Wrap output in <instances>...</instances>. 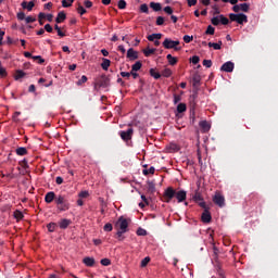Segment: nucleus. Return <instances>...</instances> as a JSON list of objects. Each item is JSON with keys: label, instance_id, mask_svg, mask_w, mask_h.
<instances>
[{"label": "nucleus", "instance_id": "nucleus-1", "mask_svg": "<svg viewBox=\"0 0 278 278\" xmlns=\"http://www.w3.org/2000/svg\"><path fill=\"white\" fill-rule=\"evenodd\" d=\"M188 197V193L186 192V190H175V188L173 187H167L164 190L163 197H162V201L163 203H170V201H173V199L177 200V203H184V201H186Z\"/></svg>", "mask_w": 278, "mask_h": 278}, {"label": "nucleus", "instance_id": "nucleus-2", "mask_svg": "<svg viewBox=\"0 0 278 278\" xmlns=\"http://www.w3.org/2000/svg\"><path fill=\"white\" fill-rule=\"evenodd\" d=\"M55 203L60 212H66L67 210L71 208V203L68 202V199H66V195L60 194L59 197H56Z\"/></svg>", "mask_w": 278, "mask_h": 278}, {"label": "nucleus", "instance_id": "nucleus-3", "mask_svg": "<svg viewBox=\"0 0 278 278\" xmlns=\"http://www.w3.org/2000/svg\"><path fill=\"white\" fill-rule=\"evenodd\" d=\"M229 18L232 23H238L239 25H244V23H249V17L244 13H230Z\"/></svg>", "mask_w": 278, "mask_h": 278}, {"label": "nucleus", "instance_id": "nucleus-4", "mask_svg": "<svg viewBox=\"0 0 278 278\" xmlns=\"http://www.w3.org/2000/svg\"><path fill=\"white\" fill-rule=\"evenodd\" d=\"M164 49H174V51H181V47H179V40H173L170 38H165L163 41Z\"/></svg>", "mask_w": 278, "mask_h": 278}, {"label": "nucleus", "instance_id": "nucleus-5", "mask_svg": "<svg viewBox=\"0 0 278 278\" xmlns=\"http://www.w3.org/2000/svg\"><path fill=\"white\" fill-rule=\"evenodd\" d=\"M115 228L119 231H129V220L123 216H121L115 223Z\"/></svg>", "mask_w": 278, "mask_h": 278}, {"label": "nucleus", "instance_id": "nucleus-6", "mask_svg": "<svg viewBox=\"0 0 278 278\" xmlns=\"http://www.w3.org/2000/svg\"><path fill=\"white\" fill-rule=\"evenodd\" d=\"M119 136L124 142H129L134 137V128H128L127 130H121Z\"/></svg>", "mask_w": 278, "mask_h": 278}, {"label": "nucleus", "instance_id": "nucleus-7", "mask_svg": "<svg viewBox=\"0 0 278 278\" xmlns=\"http://www.w3.org/2000/svg\"><path fill=\"white\" fill-rule=\"evenodd\" d=\"M110 86V78H108L105 75L101 76L96 81V88H108Z\"/></svg>", "mask_w": 278, "mask_h": 278}, {"label": "nucleus", "instance_id": "nucleus-8", "mask_svg": "<svg viewBox=\"0 0 278 278\" xmlns=\"http://www.w3.org/2000/svg\"><path fill=\"white\" fill-rule=\"evenodd\" d=\"M213 203H215V205H218V207H225V197H223V194H220L219 192H216L213 197Z\"/></svg>", "mask_w": 278, "mask_h": 278}, {"label": "nucleus", "instance_id": "nucleus-9", "mask_svg": "<svg viewBox=\"0 0 278 278\" xmlns=\"http://www.w3.org/2000/svg\"><path fill=\"white\" fill-rule=\"evenodd\" d=\"M17 20L18 21H24L25 25H29V23L36 22V17L34 16H25L24 12H18L17 13Z\"/></svg>", "mask_w": 278, "mask_h": 278}, {"label": "nucleus", "instance_id": "nucleus-10", "mask_svg": "<svg viewBox=\"0 0 278 278\" xmlns=\"http://www.w3.org/2000/svg\"><path fill=\"white\" fill-rule=\"evenodd\" d=\"M233 68H236L233 62L228 61L222 65L220 71H223L224 73H233Z\"/></svg>", "mask_w": 278, "mask_h": 278}, {"label": "nucleus", "instance_id": "nucleus-11", "mask_svg": "<svg viewBox=\"0 0 278 278\" xmlns=\"http://www.w3.org/2000/svg\"><path fill=\"white\" fill-rule=\"evenodd\" d=\"M126 58L130 61L134 62V60H138V51L134 50V48H130L127 50Z\"/></svg>", "mask_w": 278, "mask_h": 278}, {"label": "nucleus", "instance_id": "nucleus-12", "mask_svg": "<svg viewBox=\"0 0 278 278\" xmlns=\"http://www.w3.org/2000/svg\"><path fill=\"white\" fill-rule=\"evenodd\" d=\"M201 220L202 223H212V214L210 213V210H204Z\"/></svg>", "mask_w": 278, "mask_h": 278}, {"label": "nucleus", "instance_id": "nucleus-13", "mask_svg": "<svg viewBox=\"0 0 278 278\" xmlns=\"http://www.w3.org/2000/svg\"><path fill=\"white\" fill-rule=\"evenodd\" d=\"M35 5H36V2H34V1H29V2L23 1L22 2L23 10H27L28 12H31L34 10Z\"/></svg>", "mask_w": 278, "mask_h": 278}, {"label": "nucleus", "instance_id": "nucleus-14", "mask_svg": "<svg viewBox=\"0 0 278 278\" xmlns=\"http://www.w3.org/2000/svg\"><path fill=\"white\" fill-rule=\"evenodd\" d=\"M168 153H177L180 150L179 144L172 142L166 147Z\"/></svg>", "mask_w": 278, "mask_h": 278}, {"label": "nucleus", "instance_id": "nucleus-15", "mask_svg": "<svg viewBox=\"0 0 278 278\" xmlns=\"http://www.w3.org/2000/svg\"><path fill=\"white\" fill-rule=\"evenodd\" d=\"M83 264H85V266H88L89 268H92V266H94V257H90L87 256L83 260Z\"/></svg>", "mask_w": 278, "mask_h": 278}, {"label": "nucleus", "instance_id": "nucleus-16", "mask_svg": "<svg viewBox=\"0 0 278 278\" xmlns=\"http://www.w3.org/2000/svg\"><path fill=\"white\" fill-rule=\"evenodd\" d=\"M199 126L201 127V129H202V131L204 132V134H206V131H208L210 129H211V125H210V123H207V121H202V122H200V124H199Z\"/></svg>", "mask_w": 278, "mask_h": 278}, {"label": "nucleus", "instance_id": "nucleus-17", "mask_svg": "<svg viewBox=\"0 0 278 278\" xmlns=\"http://www.w3.org/2000/svg\"><path fill=\"white\" fill-rule=\"evenodd\" d=\"M65 21H66V13H64V11L59 12L55 18V23L60 24V23H64Z\"/></svg>", "mask_w": 278, "mask_h": 278}, {"label": "nucleus", "instance_id": "nucleus-18", "mask_svg": "<svg viewBox=\"0 0 278 278\" xmlns=\"http://www.w3.org/2000/svg\"><path fill=\"white\" fill-rule=\"evenodd\" d=\"M54 199H55V192L53 191L48 192L45 197L46 203H53Z\"/></svg>", "mask_w": 278, "mask_h": 278}, {"label": "nucleus", "instance_id": "nucleus-19", "mask_svg": "<svg viewBox=\"0 0 278 278\" xmlns=\"http://www.w3.org/2000/svg\"><path fill=\"white\" fill-rule=\"evenodd\" d=\"M112 64V61H110V59H102V63H101V68L103 71H108V68H110V65Z\"/></svg>", "mask_w": 278, "mask_h": 278}, {"label": "nucleus", "instance_id": "nucleus-20", "mask_svg": "<svg viewBox=\"0 0 278 278\" xmlns=\"http://www.w3.org/2000/svg\"><path fill=\"white\" fill-rule=\"evenodd\" d=\"M167 62L170 66H175V64H177V62H179V60L175 56H173L172 54H167Z\"/></svg>", "mask_w": 278, "mask_h": 278}, {"label": "nucleus", "instance_id": "nucleus-21", "mask_svg": "<svg viewBox=\"0 0 278 278\" xmlns=\"http://www.w3.org/2000/svg\"><path fill=\"white\" fill-rule=\"evenodd\" d=\"M148 40L150 41V42H153V41H155V40H162V34H152V35H149L148 36Z\"/></svg>", "mask_w": 278, "mask_h": 278}, {"label": "nucleus", "instance_id": "nucleus-22", "mask_svg": "<svg viewBox=\"0 0 278 278\" xmlns=\"http://www.w3.org/2000/svg\"><path fill=\"white\" fill-rule=\"evenodd\" d=\"M150 8L154 11V12H160L162 11V4L159 2H151L150 3Z\"/></svg>", "mask_w": 278, "mask_h": 278}, {"label": "nucleus", "instance_id": "nucleus-23", "mask_svg": "<svg viewBox=\"0 0 278 278\" xmlns=\"http://www.w3.org/2000/svg\"><path fill=\"white\" fill-rule=\"evenodd\" d=\"M194 203H199L200 201H203V195L197 190L192 197Z\"/></svg>", "mask_w": 278, "mask_h": 278}, {"label": "nucleus", "instance_id": "nucleus-24", "mask_svg": "<svg viewBox=\"0 0 278 278\" xmlns=\"http://www.w3.org/2000/svg\"><path fill=\"white\" fill-rule=\"evenodd\" d=\"M210 48L215 49V51H220V47H223V41H218V43L208 42Z\"/></svg>", "mask_w": 278, "mask_h": 278}, {"label": "nucleus", "instance_id": "nucleus-25", "mask_svg": "<svg viewBox=\"0 0 278 278\" xmlns=\"http://www.w3.org/2000/svg\"><path fill=\"white\" fill-rule=\"evenodd\" d=\"M148 192L150 194H155V182L148 181Z\"/></svg>", "mask_w": 278, "mask_h": 278}, {"label": "nucleus", "instance_id": "nucleus-26", "mask_svg": "<svg viewBox=\"0 0 278 278\" xmlns=\"http://www.w3.org/2000/svg\"><path fill=\"white\" fill-rule=\"evenodd\" d=\"M192 84L194 87L199 86L201 84V75L194 74L192 77Z\"/></svg>", "mask_w": 278, "mask_h": 278}, {"label": "nucleus", "instance_id": "nucleus-27", "mask_svg": "<svg viewBox=\"0 0 278 278\" xmlns=\"http://www.w3.org/2000/svg\"><path fill=\"white\" fill-rule=\"evenodd\" d=\"M25 77V72L17 70L14 74V79L18 81V79H23Z\"/></svg>", "mask_w": 278, "mask_h": 278}, {"label": "nucleus", "instance_id": "nucleus-28", "mask_svg": "<svg viewBox=\"0 0 278 278\" xmlns=\"http://www.w3.org/2000/svg\"><path fill=\"white\" fill-rule=\"evenodd\" d=\"M68 225H71V220L70 219H62L59 224V227L61 229H66L68 227Z\"/></svg>", "mask_w": 278, "mask_h": 278}, {"label": "nucleus", "instance_id": "nucleus-29", "mask_svg": "<svg viewBox=\"0 0 278 278\" xmlns=\"http://www.w3.org/2000/svg\"><path fill=\"white\" fill-rule=\"evenodd\" d=\"M153 53H155V48H146L143 50V54L146 55V58H150V55H153Z\"/></svg>", "mask_w": 278, "mask_h": 278}, {"label": "nucleus", "instance_id": "nucleus-30", "mask_svg": "<svg viewBox=\"0 0 278 278\" xmlns=\"http://www.w3.org/2000/svg\"><path fill=\"white\" fill-rule=\"evenodd\" d=\"M187 109H188V108L186 106V103H179V104L177 105V112H178V114H184V112H186Z\"/></svg>", "mask_w": 278, "mask_h": 278}, {"label": "nucleus", "instance_id": "nucleus-31", "mask_svg": "<svg viewBox=\"0 0 278 278\" xmlns=\"http://www.w3.org/2000/svg\"><path fill=\"white\" fill-rule=\"evenodd\" d=\"M17 155H27V148L20 147L15 150Z\"/></svg>", "mask_w": 278, "mask_h": 278}, {"label": "nucleus", "instance_id": "nucleus-32", "mask_svg": "<svg viewBox=\"0 0 278 278\" xmlns=\"http://www.w3.org/2000/svg\"><path fill=\"white\" fill-rule=\"evenodd\" d=\"M140 68H142V62L137 61L132 66H131V71L138 72L140 71Z\"/></svg>", "mask_w": 278, "mask_h": 278}, {"label": "nucleus", "instance_id": "nucleus-33", "mask_svg": "<svg viewBox=\"0 0 278 278\" xmlns=\"http://www.w3.org/2000/svg\"><path fill=\"white\" fill-rule=\"evenodd\" d=\"M47 227H48V231H50V233H53V231H55V229H58V224L50 223L47 225Z\"/></svg>", "mask_w": 278, "mask_h": 278}, {"label": "nucleus", "instance_id": "nucleus-34", "mask_svg": "<svg viewBox=\"0 0 278 278\" xmlns=\"http://www.w3.org/2000/svg\"><path fill=\"white\" fill-rule=\"evenodd\" d=\"M216 31V28H214L212 25H208L206 30H205V34L207 36H214V33Z\"/></svg>", "mask_w": 278, "mask_h": 278}, {"label": "nucleus", "instance_id": "nucleus-35", "mask_svg": "<svg viewBox=\"0 0 278 278\" xmlns=\"http://www.w3.org/2000/svg\"><path fill=\"white\" fill-rule=\"evenodd\" d=\"M143 175H155V167L151 166L148 169L142 170Z\"/></svg>", "mask_w": 278, "mask_h": 278}, {"label": "nucleus", "instance_id": "nucleus-36", "mask_svg": "<svg viewBox=\"0 0 278 278\" xmlns=\"http://www.w3.org/2000/svg\"><path fill=\"white\" fill-rule=\"evenodd\" d=\"M54 29L58 33V36H60L61 38H64V36H66V34H64V31H62V28L59 27L58 24L54 25Z\"/></svg>", "mask_w": 278, "mask_h": 278}, {"label": "nucleus", "instance_id": "nucleus-37", "mask_svg": "<svg viewBox=\"0 0 278 278\" xmlns=\"http://www.w3.org/2000/svg\"><path fill=\"white\" fill-rule=\"evenodd\" d=\"M212 25H214L215 27H218V25H220V16H215L211 20Z\"/></svg>", "mask_w": 278, "mask_h": 278}, {"label": "nucleus", "instance_id": "nucleus-38", "mask_svg": "<svg viewBox=\"0 0 278 278\" xmlns=\"http://www.w3.org/2000/svg\"><path fill=\"white\" fill-rule=\"evenodd\" d=\"M151 77H154V79H160L162 77V74L155 72L153 68L150 70Z\"/></svg>", "mask_w": 278, "mask_h": 278}, {"label": "nucleus", "instance_id": "nucleus-39", "mask_svg": "<svg viewBox=\"0 0 278 278\" xmlns=\"http://www.w3.org/2000/svg\"><path fill=\"white\" fill-rule=\"evenodd\" d=\"M161 75L163 77H170V75H173V71H170V68H165L162 71Z\"/></svg>", "mask_w": 278, "mask_h": 278}, {"label": "nucleus", "instance_id": "nucleus-40", "mask_svg": "<svg viewBox=\"0 0 278 278\" xmlns=\"http://www.w3.org/2000/svg\"><path fill=\"white\" fill-rule=\"evenodd\" d=\"M13 216H14V218H16V220H23V212H21V211H15L13 213Z\"/></svg>", "mask_w": 278, "mask_h": 278}, {"label": "nucleus", "instance_id": "nucleus-41", "mask_svg": "<svg viewBox=\"0 0 278 278\" xmlns=\"http://www.w3.org/2000/svg\"><path fill=\"white\" fill-rule=\"evenodd\" d=\"M117 8H118L119 10H125V8H127V2H126L125 0H119V1L117 2Z\"/></svg>", "mask_w": 278, "mask_h": 278}, {"label": "nucleus", "instance_id": "nucleus-42", "mask_svg": "<svg viewBox=\"0 0 278 278\" xmlns=\"http://www.w3.org/2000/svg\"><path fill=\"white\" fill-rule=\"evenodd\" d=\"M140 12H142L143 14H149V5H147V3L141 4Z\"/></svg>", "mask_w": 278, "mask_h": 278}, {"label": "nucleus", "instance_id": "nucleus-43", "mask_svg": "<svg viewBox=\"0 0 278 278\" xmlns=\"http://www.w3.org/2000/svg\"><path fill=\"white\" fill-rule=\"evenodd\" d=\"M240 8H241V12H249L251 5L249 3H241Z\"/></svg>", "mask_w": 278, "mask_h": 278}, {"label": "nucleus", "instance_id": "nucleus-44", "mask_svg": "<svg viewBox=\"0 0 278 278\" xmlns=\"http://www.w3.org/2000/svg\"><path fill=\"white\" fill-rule=\"evenodd\" d=\"M219 23H222V25H227L229 23V18L225 15H219Z\"/></svg>", "mask_w": 278, "mask_h": 278}, {"label": "nucleus", "instance_id": "nucleus-45", "mask_svg": "<svg viewBox=\"0 0 278 278\" xmlns=\"http://www.w3.org/2000/svg\"><path fill=\"white\" fill-rule=\"evenodd\" d=\"M151 262V257L147 256L141 261V268L147 267V265Z\"/></svg>", "mask_w": 278, "mask_h": 278}, {"label": "nucleus", "instance_id": "nucleus-46", "mask_svg": "<svg viewBox=\"0 0 278 278\" xmlns=\"http://www.w3.org/2000/svg\"><path fill=\"white\" fill-rule=\"evenodd\" d=\"M182 40H184V42L190 43V42H192V40H194V37L193 36H189V35H185L182 37Z\"/></svg>", "mask_w": 278, "mask_h": 278}, {"label": "nucleus", "instance_id": "nucleus-47", "mask_svg": "<svg viewBox=\"0 0 278 278\" xmlns=\"http://www.w3.org/2000/svg\"><path fill=\"white\" fill-rule=\"evenodd\" d=\"M77 12L78 14H80V16H84V14H86L87 11L84 7H81V4H79L77 8Z\"/></svg>", "mask_w": 278, "mask_h": 278}, {"label": "nucleus", "instance_id": "nucleus-48", "mask_svg": "<svg viewBox=\"0 0 278 278\" xmlns=\"http://www.w3.org/2000/svg\"><path fill=\"white\" fill-rule=\"evenodd\" d=\"M100 264H102V266H110V264H112V261H110V258H102L100 261Z\"/></svg>", "mask_w": 278, "mask_h": 278}, {"label": "nucleus", "instance_id": "nucleus-49", "mask_svg": "<svg viewBox=\"0 0 278 278\" xmlns=\"http://www.w3.org/2000/svg\"><path fill=\"white\" fill-rule=\"evenodd\" d=\"M123 233H127V232L123 231V230H117V232H116V236H117L119 241L125 240V237H123Z\"/></svg>", "mask_w": 278, "mask_h": 278}, {"label": "nucleus", "instance_id": "nucleus-50", "mask_svg": "<svg viewBox=\"0 0 278 278\" xmlns=\"http://www.w3.org/2000/svg\"><path fill=\"white\" fill-rule=\"evenodd\" d=\"M88 81V77L83 75L81 78L77 81V86H81V84H86Z\"/></svg>", "mask_w": 278, "mask_h": 278}, {"label": "nucleus", "instance_id": "nucleus-51", "mask_svg": "<svg viewBox=\"0 0 278 278\" xmlns=\"http://www.w3.org/2000/svg\"><path fill=\"white\" fill-rule=\"evenodd\" d=\"M46 18H47V13L40 12V13L38 14V21H39V23H42V21H46Z\"/></svg>", "mask_w": 278, "mask_h": 278}, {"label": "nucleus", "instance_id": "nucleus-52", "mask_svg": "<svg viewBox=\"0 0 278 278\" xmlns=\"http://www.w3.org/2000/svg\"><path fill=\"white\" fill-rule=\"evenodd\" d=\"M203 66H205L206 68H212V60H204L202 62Z\"/></svg>", "mask_w": 278, "mask_h": 278}, {"label": "nucleus", "instance_id": "nucleus-53", "mask_svg": "<svg viewBox=\"0 0 278 278\" xmlns=\"http://www.w3.org/2000/svg\"><path fill=\"white\" fill-rule=\"evenodd\" d=\"M112 229H114V227L112 226L111 223L105 224L103 227L104 231H112Z\"/></svg>", "mask_w": 278, "mask_h": 278}, {"label": "nucleus", "instance_id": "nucleus-54", "mask_svg": "<svg viewBox=\"0 0 278 278\" xmlns=\"http://www.w3.org/2000/svg\"><path fill=\"white\" fill-rule=\"evenodd\" d=\"M191 62H192L193 64H199V62H201V59L199 58V55H193V56L191 58Z\"/></svg>", "mask_w": 278, "mask_h": 278}, {"label": "nucleus", "instance_id": "nucleus-55", "mask_svg": "<svg viewBox=\"0 0 278 278\" xmlns=\"http://www.w3.org/2000/svg\"><path fill=\"white\" fill-rule=\"evenodd\" d=\"M0 77H8V72L2 66H0Z\"/></svg>", "mask_w": 278, "mask_h": 278}, {"label": "nucleus", "instance_id": "nucleus-56", "mask_svg": "<svg viewBox=\"0 0 278 278\" xmlns=\"http://www.w3.org/2000/svg\"><path fill=\"white\" fill-rule=\"evenodd\" d=\"M198 205H199L200 207H202V210H204V211H205V210H208V208H207V204H206L205 201H203V200L200 201V202H198Z\"/></svg>", "mask_w": 278, "mask_h": 278}, {"label": "nucleus", "instance_id": "nucleus-57", "mask_svg": "<svg viewBox=\"0 0 278 278\" xmlns=\"http://www.w3.org/2000/svg\"><path fill=\"white\" fill-rule=\"evenodd\" d=\"M45 29L48 31V34H53V27L51 26V24H46Z\"/></svg>", "mask_w": 278, "mask_h": 278}, {"label": "nucleus", "instance_id": "nucleus-58", "mask_svg": "<svg viewBox=\"0 0 278 278\" xmlns=\"http://www.w3.org/2000/svg\"><path fill=\"white\" fill-rule=\"evenodd\" d=\"M156 25H159V26L164 25V17L163 16L156 17Z\"/></svg>", "mask_w": 278, "mask_h": 278}, {"label": "nucleus", "instance_id": "nucleus-59", "mask_svg": "<svg viewBox=\"0 0 278 278\" xmlns=\"http://www.w3.org/2000/svg\"><path fill=\"white\" fill-rule=\"evenodd\" d=\"M137 236H147V231L142 228H138Z\"/></svg>", "mask_w": 278, "mask_h": 278}, {"label": "nucleus", "instance_id": "nucleus-60", "mask_svg": "<svg viewBox=\"0 0 278 278\" xmlns=\"http://www.w3.org/2000/svg\"><path fill=\"white\" fill-rule=\"evenodd\" d=\"M79 197H80V199H88L89 193H88V191H81V192L79 193Z\"/></svg>", "mask_w": 278, "mask_h": 278}, {"label": "nucleus", "instance_id": "nucleus-61", "mask_svg": "<svg viewBox=\"0 0 278 278\" xmlns=\"http://www.w3.org/2000/svg\"><path fill=\"white\" fill-rule=\"evenodd\" d=\"M121 77H126L127 79H129V77H131L130 72H121Z\"/></svg>", "mask_w": 278, "mask_h": 278}, {"label": "nucleus", "instance_id": "nucleus-62", "mask_svg": "<svg viewBox=\"0 0 278 278\" xmlns=\"http://www.w3.org/2000/svg\"><path fill=\"white\" fill-rule=\"evenodd\" d=\"M36 62H37V64H43L45 63V59H42V56H40V55H37L36 56Z\"/></svg>", "mask_w": 278, "mask_h": 278}, {"label": "nucleus", "instance_id": "nucleus-63", "mask_svg": "<svg viewBox=\"0 0 278 278\" xmlns=\"http://www.w3.org/2000/svg\"><path fill=\"white\" fill-rule=\"evenodd\" d=\"M163 10L166 14H173V8L170 7H165Z\"/></svg>", "mask_w": 278, "mask_h": 278}, {"label": "nucleus", "instance_id": "nucleus-64", "mask_svg": "<svg viewBox=\"0 0 278 278\" xmlns=\"http://www.w3.org/2000/svg\"><path fill=\"white\" fill-rule=\"evenodd\" d=\"M84 5H85V8H91V7H92V1L86 0V1L84 2Z\"/></svg>", "mask_w": 278, "mask_h": 278}]
</instances>
